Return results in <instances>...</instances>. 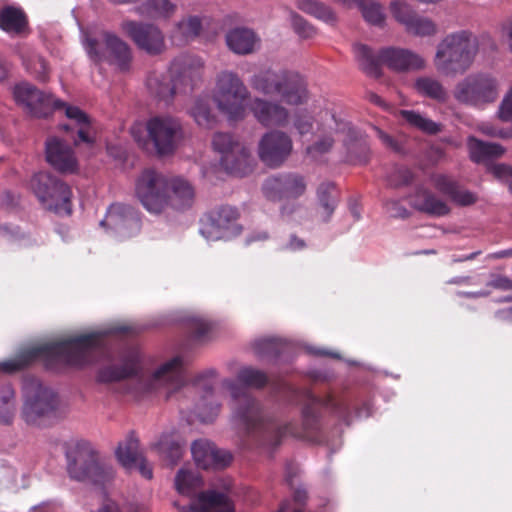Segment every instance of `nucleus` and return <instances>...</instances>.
Instances as JSON below:
<instances>
[{
    "label": "nucleus",
    "mask_w": 512,
    "mask_h": 512,
    "mask_svg": "<svg viewBox=\"0 0 512 512\" xmlns=\"http://www.w3.org/2000/svg\"><path fill=\"white\" fill-rule=\"evenodd\" d=\"M129 331H132V328L126 325L112 326L55 343L31 345L21 351L16 358L1 362L0 370L12 373L36 359L42 360L48 368L55 370L103 363L98 374L99 380L117 381L139 370L140 354L138 350L132 349L121 356L119 365L112 363L105 335Z\"/></svg>",
    "instance_id": "nucleus-1"
},
{
    "label": "nucleus",
    "mask_w": 512,
    "mask_h": 512,
    "mask_svg": "<svg viewBox=\"0 0 512 512\" xmlns=\"http://www.w3.org/2000/svg\"><path fill=\"white\" fill-rule=\"evenodd\" d=\"M13 96L16 103L34 117H47L53 110L61 111L67 119V123L61 128L72 135H77L74 143L94 144L96 129L92 119L79 107L56 99L51 94H45L29 83L16 85Z\"/></svg>",
    "instance_id": "nucleus-2"
},
{
    "label": "nucleus",
    "mask_w": 512,
    "mask_h": 512,
    "mask_svg": "<svg viewBox=\"0 0 512 512\" xmlns=\"http://www.w3.org/2000/svg\"><path fill=\"white\" fill-rule=\"evenodd\" d=\"M291 119L293 129L301 138H311L306 152L313 159L329 152L336 140L346 143L353 134L350 123L338 119L329 109L297 110Z\"/></svg>",
    "instance_id": "nucleus-3"
},
{
    "label": "nucleus",
    "mask_w": 512,
    "mask_h": 512,
    "mask_svg": "<svg viewBox=\"0 0 512 512\" xmlns=\"http://www.w3.org/2000/svg\"><path fill=\"white\" fill-rule=\"evenodd\" d=\"M204 61L196 55H180L170 64L167 71H153L146 80L149 92L165 102L181 93L192 90L200 78Z\"/></svg>",
    "instance_id": "nucleus-4"
},
{
    "label": "nucleus",
    "mask_w": 512,
    "mask_h": 512,
    "mask_svg": "<svg viewBox=\"0 0 512 512\" xmlns=\"http://www.w3.org/2000/svg\"><path fill=\"white\" fill-rule=\"evenodd\" d=\"M130 133L139 146L158 156L172 154L183 139L181 121L168 114L151 116L144 124L135 123Z\"/></svg>",
    "instance_id": "nucleus-5"
},
{
    "label": "nucleus",
    "mask_w": 512,
    "mask_h": 512,
    "mask_svg": "<svg viewBox=\"0 0 512 512\" xmlns=\"http://www.w3.org/2000/svg\"><path fill=\"white\" fill-rule=\"evenodd\" d=\"M479 52L478 37L470 31L460 30L447 34L437 45L434 65L444 76L466 72Z\"/></svg>",
    "instance_id": "nucleus-6"
},
{
    "label": "nucleus",
    "mask_w": 512,
    "mask_h": 512,
    "mask_svg": "<svg viewBox=\"0 0 512 512\" xmlns=\"http://www.w3.org/2000/svg\"><path fill=\"white\" fill-rule=\"evenodd\" d=\"M223 386L231 393L233 418L246 429L262 430L271 445H277L284 435L290 433V425H279L264 416L259 404L250 396L246 388L239 387L231 381H224Z\"/></svg>",
    "instance_id": "nucleus-7"
},
{
    "label": "nucleus",
    "mask_w": 512,
    "mask_h": 512,
    "mask_svg": "<svg viewBox=\"0 0 512 512\" xmlns=\"http://www.w3.org/2000/svg\"><path fill=\"white\" fill-rule=\"evenodd\" d=\"M66 457L68 474L76 481L102 485L113 480L116 475L113 465L103 461L93 445L86 440L71 442Z\"/></svg>",
    "instance_id": "nucleus-8"
},
{
    "label": "nucleus",
    "mask_w": 512,
    "mask_h": 512,
    "mask_svg": "<svg viewBox=\"0 0 512 512\" xmlns=\"http://www.w3.org/2000/svg\"><path fill=\"white\" fill-rule=\"evenodd\" d=\"M251 87L263 95H276L289 106L308 101L309 93L304 78L295 71L263 70L250 78Z\"/></svg>",
    "instance_id": "nucleus-9"
},
{
    "label": "nucleus",
    "mask_w": 512,
    "mask_h": 512,
    "mask_svg": "<svg viewBox=\"0 0 512 512\" xmlns=\"http://www.w3.org/2000/svg\"><path fill=\"white\" fill-rule=\"evenodd\" d=\"M210 96L219 113L229 122L245 119L250 92L236 72L228 69L218 72Z\"/></svg>",
    "instance_id": "nucleus-10"
},
{
    "label": "nucleus",
    "mask_w": 512,
    "mask_h": 512,
    "mask_svg": "<svg viewBox=\"0 0 512 512\" xmlns=\"http://www.w3.org/2000/svg\"><path fill=\"white\" fill-rule=\"evenodd\" d=\"M61 401L57 393L39 380L29 379L23 385L21 418L28 426L41 427L60 415Z\"/></svg>",
    "instance_id": "nucleus-11"
},
{
    "label": "nucleus",
    "mask_w": 512,
    "mask_h": 512,
    "mask_svg": "<svg viewBox=\"0 0 512 512\" xmlns=\"http://www.w3.org/2000/svg\"><path fill=\"white\" fill-rule=\"evenodd\" d=\"M354 54L361 68L373 76L379 75V66L382 64L398 72L424 67V60L420 55L401 48H385L375 56L369 47L357 44L354 46Z\"/></svg>",
    "instance_id": "nucleus-12"
},
{
    "label": "nucleus",
    "mask_w": 512,
    "mask_h": 512,
    "mask_svg": "<svg viewBox=\"0 0 512 512\" xmlns=\"http://www.w3.org/2000/svg\"><path fill=\"white\" fill-rule=\"evenodd\" d=\"M101 40L82 32L81 41L88 57L96 64L107 62L120 71L128 70L132 61L129 44L112 32H104Z\"/></svg>",
    "instance_id": "nucleus-13"
},
{
    "label": "nucleus",
    "mask_w": 512,
    "mask_h": 512,
    "mask_svg": "<svg viewBox=\"0 0 512 512\" xmlns=\"http://www.w3.org/2000/svg\"><path fill=\"white\" fill-rule=\"evenodd\" d=\"M500 91V81L496 76L477 72L457 82L453 89V97L461 104L484 108L498 99Z\"/></svg>",
    "instance_id": "nucleus-14"
},
{
    "label": "nucleus",
    "mask_w": 512,
    "mask_h": 512,
    "mask_svg": "<svg viewBox=\"0 0 512 512\" xmlns=\"http://www.w3.org/2000/svg\"><path fill=\"white\" fill-rule=\"evenodd\" d=\"M213 149L220 155V165L229 174L243 177L252 172L255 159L250 149L230 133H215Z\"/></svg>",
    "instance_id": "nucleus-15"
},
{
    "label": "nucleus",
    "mask_w": 512,
    "mask_h": 512,
    "mask_svg": "<svg viewBox=\"0 0 512 512\" xmlns=\"http://www.w3.org/2000/svg\"><path fill=\"white\" fill-rule=\"evenodd\" d=\"M29 187L46 209L64 214L72 212V191L59 178L48 172H38L31 178Z\"/></svg>",
    "instance_id": "nucleus-16"
},
{
    "label": "nucleus",
    "mask_w": 512,
    "mask_h": 512,
    "mask_svg": "<svg viewBox=\"0 0 512 512\" xmlns=\"http://www.w3.org/2000/svg\"><path fill=\"white\" fill-rule=\"evenodd\" d=\"M29 187L46 209L64 214L72 212V191L59 178L48 172H38L31 178Z\"/></svg>",
    "instance_id": "nucleus-17"
},
{
    "label": "nucleus",
    "mask_w": 512,
    "mask_h": 512,
    "mask_svg": "<svg viewBox=\"0 0 512 512\" xmlns=\"http://www.w3.org/2000/svg\"><path fill=\"white\" fill-rule=\"evenodd\" d=\"M29 187L46 209L64 214L72 212V191L59 178L48 172H38L31 178Z\"/></svg>",
    "instance_id": "nucleus-18"
},
{
    "label": "nucleus",
    "mask_w": 512,
    "mask_h": 512,
    "mask_svg": "<svg viewBox=\"0 0 512 512\" xmlns=\"http://www.w3.org/2000/svg\"><path fill=\"white\" fill-rule=\"evenodd\" d=\"M170 176L152 168L145 169L135 183V195L142 206L152 214L166 211V195Z\"/></svg>",
    "instance_id": "nucleus-19"
},
{
    "label": "nucleus",
    "mask_w": 512,
    "mask_h": 512,
    "mask_svg": "<svg viewBox=\"0 0 512 512\" xmlns=\"http://www.w3.org/2000/svg\"><path fill=\"white\" fill-rule=\"evenodd\" d=\"M119 29L139 50L148 55L156 56L166 51L165 35L156 24L124 19L120 22Z\"/></svg>",
    "instance_id": "nucleus-20"
},
{
    "label": "nucleus",
    "mask_w": 512,
    "mask_h": 512,
    "mask_svg": "<svg viewBox=\"0 0 512 512\" xmlns=\"http://www.w3.org/2000/svg\"><path fill=\"white\" fill-rule=\"evenodd\" d=\"M184 357L173 355L161 361L144 386L145 392L165 390L167 397L183 385Z\"/></svg>",
    "instance_id": "nucleus-21"
},
{
    "label": "nucleus",
    "mask_w": 512,
    "mask_h": 512,
    "mask_svg": "<svg viewBox=\"0 0 512 512\" xmlns=\"http://www.w3.org/2000/svg\"><path fill=\"white\" fill-rule=\"evenodd\" d=\"M238 212L231 206H222L209 213L202 221L200 233L207 241L228 239L240 233L236 223Z\"/></svg>",
    "instance_id": "nucleus-22"
},
{
    "label": "nucleus",
    "mask_w": 512,
    "mask_h": 512,
    "mask_svg": "<svg viewBox=\"0 0 512 512\" xmlns=\"http://www.w3.org/2000/svg\"><path fill=\"white\" fill-rule=\"evenodd\" d=\"M101 225L107 226L120 239L136 235L141 227L137 211L129 205L120 203L112 204L109 207Z\"/></svg>",
    "instance_id": "nucleus-23"
},
{
    "label": "nucleus",
    "mask_w": 512,
    "mask_h": 512,
    "mask_svg": "<svg viewBox=\"0 0 512 512\" xmlns=\"http://www.w3.org/2000/svg\"><path fill=\"white\" fill-rule=\"evenodd\" d=\"M293 148L291 137L280 130L265 133L259 141V158L268 166L276 167L283 163Z\"/></svg>",
    "instance_id": "nucleus-24"
},
{
    "label": "nucleus",
    "mask_w": 512,
    "mask_h": 512,
    "mask_svg": "<svg viewBox=\"0 0 512 512\" xmlns=\"http://www.w3.org/2000/svg\"><path fill=\"white\" fill-rule=\"evenodd\" d=\"M307 183L299 174H281L266 179L263 184L265 197L272 201L295 199L306 191Z\"/></svg>",
    "instance_id": "nucleus-25"
},
{
    "label": "nucleus",
    "mask_w": 512,
    "mask_h": 512,
    "mask_svg": "<svg viewBox=\"0 0 512 512\" xmlns=\"http://www.w3.org/2000/svg\"><path fill=\"white\" fill-rule=\"evenodd\" d=\"M279 99L268 100L254 97L249 103V110L253 117L264 127H285L290 120V113Z\"/></svg>",
    "instance_id": "nucleus-26"
},
{
    "label": "nucleus",
    "mask_w": 512,
    "mask_h": 512,
    "mask_svg": "<svg viewBox=\"0 0 512 512\" xmlns=\"http://www.w3.org/2000/svg\"><path fill=\"white\" fill-rule=\"evenodd\" d=\"M45 154L47 162L62 173H73L78 168L73 148L58 137L47 139Z\"/></svg>",
    "instance_id": "nucleus-27"
},
{
    "label": "nucleus",
    "mask_w": 512,
    "mask_h": 512,
    "mask_svg": "<svg viewBox=\"0 0 512 512\" xmlns=\"http://www.w3.org/2000/svg\"><path fill=\"white\" fill-rule=\"evenodd\" d=\"M194 461L198 467L204 469H220L228 466L232 455L226 450L217 449L208 440L194 441L191 447Z\"/></svg>",
    "instance_id": "nucleus-28"
},
{
    "label": "nucleus",
    "mask_w": 512,
    "mask_h": 512,
    "mask_svg": "<svg viewBox=\"0 0 512 512\" xmlns=\"http://www.w3.org/2000/svg\"><path fill=\"white\" fill-rule=\"evenodd\" d=\"M224 38L228 50L238 56L253 54L261 47L260 36L248 27L231 28L225 33Z\"/></svg>",
    "instance_id": "nucleus-29"
},
{
    "label": "nucleus",
    "mask_w": 512,
    "mask_h": 512,
    "mask_svg": "<svg viewBox=\"0 0 512 512\" xmlns=\"http://www.w3.org/2000/svg\"><path fill=\"white\" fill-rule=\"evenodd\" d=\"M195 189L185 178L171 176L166 195V210L171 208L176 211L190 209L195 202Z\"/></svg>",
    "instance_id": "nucleus-30"
},
{
    "label": "nucleus",
    "mask_w": 512,
    "mask_h": 512,
    "mask_svg": "<svg viewBox=\"0 0 512 512\" xmlns=\"http://www.w3.org/2000/svg\"><path fill=\"white\" fill-rule=\"evenodd\" d=\"M209 24V18L203 14H188L173 25L170 33L171 40L179 45L196 40Z\"/></svg>",
    "instance_id": "nucleus-31"
},
{
    "label": "nucleus",
    "mask_w": 512,
    "mask_h": 512,
    "mask_svg": "<svg viewBox=\"0 0 512 512\" xmlns=\"http://www.w3.org/2000/svg\"><path fill=\"white\" fill-rule=\"evenodd\" d=\"M191 512H233V506L227 496L214 491L197 495L188 507Z\"/></svg>",
    "instance_id": "nucleus-32"
},
{
    "label": "nucleus",
    "mask_w": 512,
    "mask_h": 512,
    "mask_svg": "<svg viewBox=\"0 0 512 512\" xmlns=\"http://www.w3.org/2000/svg\"><path fill=\"white\" fill-rule=\"evenodd\" d=\"M410 204L421 212L437 217L444 216L450 211L443 200L423 188L417 189L415 195L411 197Z\"/></svg>",
    "instance_id": "nucleus-33"
},
{
    "label": "nucleus",
    "mask_w": 512,
    "mask_h": 512,
    "mask_svg": "<svg viewBox=\"0 0 512 512\" xmlns=\"http://www.w3.org/2000/svg\"><path fill=\"white\" fill-rule=\"evenodd\" d=\"M467 146L471 160L476 163H486L500 158L506 152V149L500 144L483 142L475 137L468 138Z\"/></svg>",
    "instance_id": "nucleus-34"
},
{
    "label": "nucleus",
    "mask_w": 512,
    "mask_h": 512,
    "mask_svg": "<svg viewBox=\"0 0 512 512\" xmlns=\"http://www.w3.org/2000/svg\"><path fill=\"white\" fill-rule=\"evenodd\" d=\"M434 186L443 194L449 196L458 205H470L476 201L472 192L460 189L449 177L439 174L433 177Z\"/></svg>",
    "instance_id": "nucleus-35"
},
{
    "label": "nucleus",
    "mask_w": 512,
    "mask_h": 512,
    "mask_svg": "<svg viewBox=\"0 0 512 512\" xmlns=\"http://www.w3.org/2000/svg\"><path fill=\"white\" fill-rule=\"evenodd\" d=\"M135 12L142 16L158 20L171 18L177 11V5L171 0H141Z\"/></svg>",
    "instance_id": "nucleus-36"
},
{
    "label": "nucleus",
    "mask_w": 512,
    "mask_h": 512,
    "mask_svg": "<svg viewBox=\"0 0 512 512\" xmlns=\"http://www.w3.org/2000/svg\"><path fill=\"white\" fill-rule=\"evenodd\" d=\"M141 456L139 441L133 435H129L119 442L115 449V457L118 463L128 472L134 470Z\"/></svg>",
    "instance_id": "nucleus-37"
},
{
    "label": "nucleus",
    "mask_w": 512,
    "mask_h": 512,
    "mask_svg": "<svg viewBox=\"0 0 512 512\" xmlns=\"http://www.w3.org/2000/svg\"><path fill=\"white\" fill-rule=\"evenodd\" d=\"M27 20L24 12L14 6H5L0 10V28L14 35L24 32Z\"/></svg>",
    "instance_id": "nucleus-38"
},
{
    "label": "nucleus",
    "mask_w": 512,
    "mask_h": 512,
    "mask_svg": "<svg viewBox=\"0 0 512 512\" xmlns=\"http://www.w3.org/2000/svg\"><path fill=\"white\" fill-rule=\"evenodd\" d=\"M189 114L195 123L205 129H212L218 123L216 114L212 111L208 99L198 97L189 108Z\"/></svg>",
    "instance_id": "nucleus-39"
},
{
    "label": "nucleus",
    "mask_w": 512,
    "mask_h": 512,
    "mask_svg": "<svg viewBox=\"0 0 512 512\" xmlns=\"http://www.w3.org/2000/svg\"><path fill=\"white\" fill-rule=\"evenodd\" d=\"M416 92L424 97L431 98L437 102H445L448 98V92L443 84L428 76L419 77L414 83Z\"/></svg>",
    "instance_id": "nucleus-40"
},
{
    "label": "nucleus",
    "mask_w": 512,
    "mask_h": 512,
    "mask_svg": "<svg viewBox=\"0 0 512 512\" xmlns=\"http://www.w3.org/2000/svg\"><path fill=\"white\" fill-rule=\"evenodd\" d=\"M220 404L212 388L204 389L203 395L196 404L197 415L202 422L212 421L218 414Z\"/></svg>",
    "instance_id": "nucleus-41"
},
{
    "label": "nucleus",
    "mask_w": 512,
    "mask_h": 512,
    "mask_svg": "<svg viewBox=\"0 0 512 512\" xmlns=\"http://www.w3.org/2000/svg\"><path fill=\"white\" fill-rule=\"evenodd\" d=\"M202 486V479L193 470L182 468L175 477V487L184 496H192Z\"/></svg>",
    "instance_id": "nucleus-42"
},
{
    "label": "nucleus",
    "mask_w": 512,
    "mask_h": 512,
    "mask_svg": "<svg viewBox=\"0 0 512 512\" xmlns=\"http://www.w3.org/2000/svg\"><path fill=\"white\" fill-rule=\"evenodd\" d=\"M17 401L15 390L11 385L0 387V422L11 424L16 413Z\"/></svg>",
    "instance_id": "nucleus-43"
},
{
    "label": "nucleus",
    "mask_w": 512,
    "mask_h": 512,
    "mask_svg": "<svg viewBox=\"0 0 512 512\" xmlns=\"http://www.w3.org/2000/svg\"><path fill=\"white\" fill-rule=\"evenodd\" d=\"M318 200L323 210V220L327 221L332 215L337 203V190L332 183H323L317 190Z\"/></svg>",
    "instance_id": "nucleus-44"
},
{
    "label": "nucleus",
    "mask_w": 512,
    "mask_h": 512,
    "mask_svg": "<svg viewBox=\"0 0 512 512\" xmlns=\"http://www.w3.org/2000/svg\"><path fill=\"white\" fill-rule=\"evenodd\" d=\"M400 23L403 24L407 32L417 36H430L436 32L435 24L425 18L418 15H414L412 20L406 19L399 16Z\"/></svg>",
    "instance_id": "nucleus-45"
},
{
    "label": "nucleus",
    "mask_w": 512,
    "mask_h": 512,
    "mask_svg": "<svg viewBox=\"0 0 512 512\" xmlns=\"http://www.w3.org/2000/svg\"><path fill=\"white\" fill-rule=\"evenodd\" d=\"M156 447L161 457L170 465L176 464L184 453V447L180 442L166 436L160 440Z\"/></svg>",
    "instance_id": "nucleus-46"
},
{
    "label": "nucleus",
    "mask_w": 512,
    "mask_h": 512,
    "mask_svg": "<svg viewBox=\"0 0 512 512\" xmlns=\"http://www.w3.org/2000/svg\"><path fill=\"white\" fill-rule=\"evenodd\" d=\"M400 114L408 124L423 132L435 134L440 131V125L438 123L432 121L420 113L415 111L402 110Z\"/></svg>",
    "instance_id": "nucleus-47"
},
{
    "label": "nucleus",
    "mask_w": 512,
    "mask_h": 512,
    "mask_svg": "<svg viewBox=\"0 0 512 512\" xmlns=\"http://www.w3.org/2000/svg\"><path fill=\"white\" fill-rule=\"evenodd\" d=\"M342 2L347 6L357 5L365 20L371 24L378 25L384 20L382 7L378 3H364L363 0H342Z\"/></svg>",
    "instance_id": "nucleus-48"
},
{
    "label": "nucleus",
    "mask_w": 512,
    "mask_h": 512,
    "mask_svg": "<svg viewBox=\"0 0 512 512\" xmlns=\"http://www.w3.org/2000/svg\"><path fill=\"white\" fill-rule=\"evenodd\" d=\"M191 337L196 341H204L209 338L213 325L202 316H192L187 320Z\"/></svg>",
    "instance_id": "nucleus-49"
},
{
    "label": "nucleus",
    "mask_w": 512,
    "mask_h": 512,
    "mask_svg": "<svg viewBox=\"0 0 512 512\" xmlns=\"http://www.w3.org/2000/svg\"><path fill=\"white\" fill-rule=\"evenodd\" d=\"M23 63L28 71L35 75L40 81L48 79V65L43 57L38 54L31 53L29 57L22 55Z\"/></svg>",
    "instance_id": "nucleus-50"
},
{
    "label": "nucleus",
    "mask_w": 512,
    "mask_h": 512,
    "mask_svg": "<svg viewBox=\"0 0 512 512\" xmlns=\"http://www.w3.org/2000/svg\"><path fill=\"white\" fill-rule=\"evenodd\" d=\"M299 7L303 11L326 22L333 21L335 18L332 10L328 6L316 0H300Z\"/></svg>",
    "instance_id": "nucleus-51"
},
{
    "label": "nucleus",
    "mask_w": 512,
    "mask_h": 512,
    "mask_svg": "<svg viewBox=\"0 0 512 512\" xmlns=\"http://www.w3.org/2000/svg\"><path fill=\"white\" fill-rule=\"evenodd\" d=\"M237 380L245 386L260 388L267 382V376L260 370L243 367L237 375Z\"/></svg>",
    "instance_id": "nucleus-52"
},
{
    "label": "nucleus",
    "mask_w": 512,
    "mask_h": 512,
    "mask_svg": "<svg viewBox=\"0 0 512 512\" xmlns=\"http://www.w3.org/2000/svg\"><path fill=\"white\" fill-rule=\"evenodd\" d=\"M412 173L408 168L397 167L388 176L387 183L390 187H401L412 181Z\"/></svg>",
    "instance_id": "nucleus-53"
},
{
    "label": "nucleus",
    "mask_w": 512,
    "mask_h": 512,
    "mask_svg": "<svg viewBox=\"0 0 512 512\" xmlns=\"http://www.w3.org/2000/svg\"><path fill=\"white\" fill-rule=\"evenodd\" d=\"M478 130L483 134L490 137H497L502 139H510L512 138V128L511 129H498L494 127L490 123H481L478 126Z\"/></svg>",
    "instance_id": "nucleus-54"
},
{
    "label": "nucleus",
    "mask_w": 512,
    "mask_h": 512,
    "mask_svg": "<svg viewBox=\"0 0 512 512\" xmlns=\"http://www.w3.org/2000/svg\"><path fill=\"white\" fill-rule=\"evenodd\" d=\"M498 116L502 121L512 120V86L504 95L498 109Z\"/></svg>",
    "instance_id": "nucleus-55"
},
{
    "label": "nucleus",
    "mask_w": 512,
    "mask_h": 512,
    "mask_svg": "<svg viewBox=\"0 0 512 512\" xmlns=\"http://www.w3.org/2000/svg\"><path fill=\"white\" fill-rule=\"evenodd\" d=\"M391 12L398 22H400L399 16L412 20L413 16L415 15L410 6L398 0L391 3Z\"/></svg>",
    "instance_id": "nucleus-56"
},
{
    "label": "nucleus",
    "mask_w": 512,
    "mask_h": 512,
    "mask_svg": "<svg viewBox=\"0 0 512 512\" xmlns=\"http://www.w3.org/2000/svg\"><path fill=\"white\" fill-rule=\"evenodd\" d=\"M489 171L499 180L507 184L512 178V167L506 164H495L489 167Z\"/></svg>",
    "instance_id": "nucleus-57"
},
{
    "label": "nucleus",
    "mask_w": 512,
    "mask_h": 512,
    "mask_svg": "<svg viewBox=\"0 0 512 512\" xmlns=\"http://www.w3.org/2000/svg\"><path fill=\"white\" fill-rule=\"evenodd\" d=\"M292 22L296 32L301 37H311L314 33L312 27H310L301 17L292 15Z\"/></svg>",
    "instance_id": "nucleus-58"
},
{
    "label": "nucleus",
    "mask_w": 512,
    "mask_h": 512,
    "mask_svg": "<svg viewBox=\"0 0 512 512\" xmlns=\"http://www.w3.org/2000/svg\"><path fill=\"white\" fill-rule=\"evenodd\" d=\"M386 210L392 217L405 218L408 216L407 209L401 206L397 200L387 201Z\"/></svg>",
    "instance_id": "nucleus-59"
},
{
    "label": "nucleus",
    "mask_w": 512,
    "mask_h": 512,
    "mask_svg": "<svg viewBox=\"0 0 512 512\" xmlns=\"http://www.w3.org/2000/svg\"><path fill=\"white\" fill-rule=\"evenodd\" d=\"M134 469H137L141 476L145 479L150 480L153 477L152 467L143 456L139 458L138 463Z\"/></svg>",
    "instance_id": "nucleus-60"
},
{
    "label": "nucleus",
    "mask_w": 512,
    "mask_h": 512,
    "mask_svg": "<svg viewBox=\"0 0 512 512\" xmlns=\"http://www.w3.org/2000/svg\"><path fill=\"white\" fill-rule=\"evenodd\" d=\"M275 347V341L274 339L265 338L260 339L256 341L255 343V349L259 354L268 352L270 349H273Z\"/></svg>",
    "instance_id": "nucleus-61"
},
{
    "label": "nucleus",
    "mask_w": 512,
    "mask_h": 512,
    "mask_svg": "<svg viewBox=\"0 0 512 512\" xmlns=\"http://www.w3.org/2000/svg\"><path fill=\"white\" fill-rule=\"evenodd\" d=\"M494 288L502 289V290H511L512 289V281L507 277H498L494 279L490 283Z\"/></svg>",
    "instance_id": "nucleus-62"
},
{
    "label": "nucleus",
    "mask_w": 512,
    "mask_h": 512,
    "mask_svg": "<svg viewBox=\"0 0 512 512\" xmlns=\"http://www.w3.org/2000/svg\"><path fill=\"white\" fill-rule=\"evenodd\" d=\"M373 129H374L376 135L378 136V138L382 141V143L385 146L390 147V148H396L395 141L393 140V138L391 136H389L388 134H386L385 132H383L382 130H380L377 127H374Z\"/></svg>",
    "instance_id": "nucleus-63"
},
{
    "label": "nucleus",
    "mask_w": 512,
    "mask_h": 512,
    "mask_svg": "<svg viewBox=\"0 0 512 512\" xmlns=\"http://www.w3.org/2000/svg\"><path fill=\"white\" fill-rule=\"evenodd\" d=\"M502 37L508 44L509 49L512 51V20L503 25Z\"/></svg>",
    "instance_id": "nucleus-64"
}]
</instances>
